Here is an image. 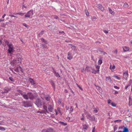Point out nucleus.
<instances>
[{"label": "nucleus", "instance_id": "56", "mask_svg": "<svg viewBox=\"0 0 132 132\" xmlns=\"http://www.w3.org/2000/svg\"><path fill=\"white\" fill-rule=\"evenodd\" d=\"M79 88L80 89H82V88H81V87H79Z\"/></svg>", "mask_w": 132, "mask_h": 132}, {"label": "nucleus", "instance_id": "63", "mask_svg": "<svg viewBox=\"0 0 132 132\" xmlns=\"http://www.w3.org/2000/svg\"><path fill=\"white\" fill-rule=\"evenodd\" d=\"M76 106H77V104H76Z\"/></svg>", "mask_w": 132, "mask_h": 132}, {"label": "nucleus", "instance_id": "6", "mask_svg": "<svg viewBox=\"0 0 132 132\" xmlns=\"http://www.w3.org/2000/svg\"><path fill=\"white\" fill-rule=\"evenodd\" d=\"M36 104L38 107L42 105V102L39 99H37V100Z\"/></svg>", "mask_w": 132, "mask_h": 132}, {"label": "nucleus", "instance_id": "16", "mask_svg": "<svg viewBox=\"0 0 132 132\" xmlns=\"http://www.w3.org/2000/svg\"><path fill=\"white\" fill-rule=\"evenodd\" d=\"M57 110H58V112L55 110H54L55 112V114L56 115H57L58 113V112H59L60 113L61 115L62 114L61 113V111H60V110H59V109H58Z\"/></svg>", "mask_w": 132, "mask_h": 132}, {"label": "nucleus", "instance_id": "58", "mask_svg": "<svg viewBox=\"0 0 132 132\" xmlns=\"http://www.w3.org/2000/svg\"><path fill=\"white\" fill-rule=\"evenodd\" d=\"M1 124H2L1 123V122H0V125H1Z\"/></svg>", "mask_w": 132, "mask_h": 132}, {"label": "nucleus", "instance_id": "55", "mask_svg": "<svg viewBox=\"0 0 132 132\" xmlns=\"http://www.w3.org/2000/svg\"><path fill=\"white\" fill-rule=\"evenodd\" d=\"M81 120H83L84 119L83 118H81Z\"/></svg>", "mask_w": 132, "mask_h": 132}, {"label": "nucleus", "instance_id": "45", "mask_svg": "<svg viewBox=\"0 0 132 132\" xmlns=\"http://www.w3.org/2000/svg\"><path fill=\"white\" fill-rule=\"evenodd\" d=\"M95 128H93L92 130V132H95Z\"/></svg>", "mask_w": 132, "mask_h": 132}, {"label": "nucleus", "instance_id": "11", "mask_svg": "<svg viewBox=\"0 0 132 132\" xmlns=\"http://www.w3.org/2000/svg\"><path fill=\"white\" fill-rule=\"evenodd\" d=\"M43 107L44 109V110H45L44 111H42L40 112V113H46V112H47V107L45 106H44Z\"/></svg>", "mask_w": 132, "mask_h": 132}, {"label": "nucleus", "instance_id": "7", "mask_svg": "<svg viewBox=\"0 0 132 132\" xmlns=\"http://www.w3.org/2000/svg\"><path fill=\"white\" fill-rule=\"evenodd\" d=\"M73 58L72 56V53L71 52H69L68 53V56L67 58L68 59L71 60Z\"/></svg>", "mask_w": 132, "mask_h": 132}, {"label": "nucleus", "instance_id": "8", "mask_svg": "<svg viewBox=\"0 0 132 132\" xmlns=\"http://www.w3.org/2000/svg\"><path fill=\"white\" fill-rule=\"evenodd\" d=\"M97 7L100 10L102 11H103L104 10V9L102 5L100 4H98L97 5Z\"/></svg>", "mask_w": 132, "mask_h": 132}, {"label": "nucleus", "instance_id": "18", "mask_svg": "<svg viewBox=\"0 0 132 132\" xmlns=\"http://www.w3.org/2000/svg\"><path fill=\"white\" fill-rule=\"evenodd\" d=\"M109 10L110 13L111 14H114V11H112L110 8H109Z\"/></svg>", "mask_w": 132, "mask_h": 132}, {"label": "nucleus", "instance_id": "3", "mask_svg": "<svg viewBox=\"0 0 132 132\" xmlns=\"http://www.w3.org/2000/svg\"><path fill=\"white\" fill-rule=\"evenodd\" d=\"M6 44L8 45L9 47L8 54L9 55L11 56L14 51L13 46L11 44H9L7 42L6 43Z\"/></svg>", "mask_w": 132, "mask_h": 132}, {"label": "nucleus", "instance_id": "9", "mask_svg": "<svg viewBox=\"0 0 132 132\" xmlns=\"http://www.w3.org/2000/svg\"><path fill=\"white\" fill-rule=\"evenodd\" d=\"M123 77L125 78L126 80H127V77L128 76V71H125L123 74Z\"/></svg>", "mask_w": 132, "mask_h": 132}, {"label": "nucleus", "instance_id": "19", "mask_svg": "<svg viewBox=\"0 0 132 132\" xmlns=\"http://www.w3.org/2000/svg\"><path fill=\"white\" fill-rule=\"evenodd\" d=\"M113 77H114L115 78L118 80H120L121 79V78L118 77L117 76H113Z\"/></svg>", "mask_w": 132, "mask_h": 132}, {"label": "nucleus", "instance_id": "47", "mask_svg": "<svg viewBox=\"0 0 132 132\" xmlns=\"http://www.w3.org/2000/svg\"><path fill=\"white\" fill-rule=\"evenodd\" d=\"M94 111L95 112V113H96L98 111L96 109H95V110H94Z\"/></svg>", "mask_w": 132, "mask_h": 132}, {"label": "nucleus", "instance_id": "32", "mask_svg": "<svg viewBox=\"0 0 132 132\" xmlns=\"http://www.w3.org/2000/svg\"><path fill=\"white\" fill-rule=\"evenodd\" d=\"M112 52L114 53L117 54V50H116L114 51H112Z\"/></svg>", "mask_w": 132, "mask_h": 132}, {"label": "nucleus", "instance_id": "46", "mask_svg": "<svg viewBox=\"0 0 132 132\" xmlns=\"http://www.w3.org/2000/svg\"><path fill=\"white\" fill-rule=\"evenodd\" d=\"M22 8L23 9L26 8V7L25 5H23V6Z\"/></svg>", "mask_w": 132, "mask_h": 132}, {"label": "nucleus", "instance_id": "24", "mask_svg": "<svg viewBox=\"0 0 132 132\" xmlns=\"http://www.w3.org/2000/svg\"><path fill=\"white\" fill-rule=\"evenodd\" d=\"M96 68L97 69V70H98L99 72V69L100 68V66L98 65H96Z\"/></svg>", "mask_w": 132, "mask_h": 132}, {"label": "nucleus", "instance_id": "33", "mask_svg": "<svg viewBox=\"0 0 132 132\" xmlns=\"http://www.w3.org/2000/svg\"><path fill=\"white\" fill-rule=\"evenodd\" d=\"M45 99L47 101H49L50 100V97H45Z\"/></svg>", "mask_w": 132, "mask_h": 132}, {"label": "nucleus", "instance_id": "35", "mask_svg": "<svg viewBox=\"0 0 132 132\" xmlns=\"http://www.w3.org/2000/svg\"><path fill=\"white\" fill-rule=\"evenodd\" d=\"M130 85L128 84V85H127L125 87V89H127L128 88V87L129 86H130Z\"/></svg>", "mask_w": 132, "mask_h": 132}, {"label": "nucleus", "instance_id": "17", "mask_svg": "<svg viewBox=\"0 0 132 132\" xmlns=\"http://www.w3.org/2000/svg\"><path fill=\"white\" fill-rule=\"evenodd\" d=\"M92 73L95 74L97 73H99L98 70H93L92 71Z\"/></svg>", "mask_w": 132, "mask_h": 132}, {"label": "nucleus", "instance_id": "37", "mask_svg": "<svg viewBox=\"0 0 132 132\" xmlns=\"http://www.w3.org/2000/svg\"><path fill=\"white\" fill-rule=\"evenodd\" d=\"M114 87L116 89H119V87H118L116 86H114Z\"/></svg>", "mask_w": 132, "mask_h": 132}, {"label": "nucleus", "instance_id": "54", "mask_svg": "<svg viewBox=\"0 0 132 132\" xmlns=\"http://www.w3.org/2000/svg\"><path fill=\"white\" fill-rule=\"evenodd\" d=\"M55 18L56 19H57V18H58V17L57 16H56L55 17Z\"/></svg>", "mask_w": 132, "mask_h": 132}, {"label": "nucleus", "instance_id": "26", "mask_svg": "<svg viewBox=\"0 0 132 132\" xmlns=\"http://www.w3.org/2000/svg\"><path fill=\"white\" fill-rule=\"evenodd\" d=\"M132 104V101L130 100L129 101V105L130 106Z\"/></svg>", "mask_w": 132, "mask_h": 132}, {"label": "nucleus", "instance_id": "62", "mask_svg": "<svg viewBox=\"0 0 132 132\" xmlns=\"http://www.w3.org/2000/svg\"><path fill=\"white\" fill-rule=\"evenodd\" d=\"M69 118V119H70V117H69V118Z\"/></svg>", "mask_w": 132, "mask_h": 132}, {"label": "nucleus", "instance_id": "41", "mask_svg": "<svg viewBox=\"0 0 132 132\" xmlns=\"http://www.w3.org/2000/svg\"><path fill=\"white\" fill-rule=\"evenodd\" d=\"M132 82V80H129V84H130L131 85V83Z\"/></svg>", "mask_w": 132, "mask_h": 132}, {"label": "nucleus", "instance_id": "21", "mask_svg": "<svg viewBox=\"0 0 132 132\" xmlns=\"http://www.w3.org/2000/svg\"><path fill=\"white\" fill-rule=\"evenodd\" d=\"M111 105L113 107H116V104L114 102H112L111 103Z\"/></svg>", "mask_w": 132, "mask_h": 132}, {"label": "nucleus", "instance_id": "22", "mask_svg": "<svg viewBox=\"0 0 132 132\" xmlns=\"http://www.w3.org/2000/svg\"><path fill=\"white\" fill-rule=\"evenodd\" d=\"M102 63V60H100L98 61V64H101Z\"/></svg>", "mask_w": 132, "mask_h": 132}, {"label": "nucleus", "instance_id": "13", "mask_svg": "<svg viewBox=\"0 0 132 132\" xmlns=\"http://www.w3.org/2000/svg\"><path fill=\"white\" fill-rule=\"evenodd\" d=\"M123 48V51L125 52H127L129 50V47L126 46H123L122 47Z\"/></svg>", "mask_w": 132, "mask_h": 132}, {"label": "nucleus", "instance_id": "36", "mask_svg": "<svg viewBox=\"0 0 132 132\" xmlns=\"http://www.w3.org/2000/svg\"><path fill=\"white\" fill-rule=\"evenodd\" d=\"M22 24L23 26H25L26 27H28V26L25 23H23Z\"/></svg>", "mask_w": 132, "mask_h": 132}, {"label": "nucleus", "instance_id": "20", "mask_svg": "<svg viewBox=\"0 0 132 132\" xmlns=\"http://www.w3.org/2000/svg\"><path fill=\"white\" fill-rule=\"evenodd\" d=\"M123 6L125 8H127L129 6V5L127 3H125L123 5Z\"/></svg>", "mask_w": 132, "mask_h": 132}, {"label": "nucleus", "instance_id": "39", "mask_svg": "<svg viewBox=\"0 0 132 132\" xmlns=\"http://www.w3.org/2000/svg\"><path fill=\"white\" fill-rule=\"evenodd\" d=\"M101 53H102V54H103L104 55H106L107 54V53H105L102 52Z\"/></svg>", "mask_w": 132, "mask_h": 132}, {"label": "nucleus", "instance_id": "12", "mask_svg": "<svg viewBox=\"0 0 132 132\" xmlns=\"http://www.w3.org/2000/svg\"><path fill=\"white\" fill-rule=\"evenodd\" d=\"M29 81L32 84H35L36 83L35 81H34L33 79H29Z\"/></svg>", "mask_w": 132, "mask_h": 132}, {"label": "nucleus", "instance_id": "14", "mask_svg": "<svg viewBox=\"0 0 132 132\" xmlns=\"http://www.w3.org/2000/svg\"><path fill=\"white\" fill-rule=\"evenodd\" d=\"M48 109L49 111L52 112L53 110V108L50 105L48 106Z\"/></svg>", "mask_w": 132, "mask_h": 132}, {"label": "nucleus", "instance_id": "4", "mask_svg": "<svg viewBox=\"0 0 132 132\" xmlns=\"http://www.w3.org/2000/svg\"><path fill=\"white\" fill-rule=\"evenodd\" d=\"M90 71V68L88 67H84L81 69V72L86 73Z\"/></svg>", "mask_w": 132, "mask_h": 132}, {"label": "nucleus", "instance_id": "34", "mask_svg": "<svg viewBox=\"0 0 132 132\" xmlns=\"http://www.w3.org/2000/svg\"><path fill=\"white\" fill-rule=\"evenodd\" d=\"M27 103H26L25 104H24V106L25 107H28L30 106V105H27Z\"/></svg>", "mask_w": 132, "mask_h": 132}, {"label": "nucleus", "instance_id": "43", "mask_svg": "<svg viewBox=\"0 0 132 132\" xmlns=\"http://www.w3.org/2000/svg\"><path fill=\"white\" fill-rule=\"evenodd\" d=\"M96 19V17L94 16L93 18V19L94 20V21H95Z\"/></svg>", "mask_w": 132, "mask_h": 132}, {"label": "nucleus", "instance_id": "23", "mask_svg": "<svg viewBox=\"0 0 132 132\" xmlns=\"http://www.w3.org/2000/svg\"><path fill=\"white\" fill-rule=\"evenodd\" d=\"M5 130V129L4 127H0V130L2 131H4Z\"/></svg>", "mask_w": 132, "mask_h": 132}, {"label": "nucleus", "instance_id": "28", "mask_svg": "<svg viewBox=\"0 0 132 132\" xmlns=\"http://www.w3.org/2000/svg\"><path fill=\"white\" fill-rule=\"evenodd\" d=\"M87 128V126L86 125H83V128L84 129H86Z\"/></svg>", "mask_w": 132, "mask_h": 132}, {"label": "nucleus", "instance_id": "59", "mask_svg": "<svg viewBox=\"0 0 132 132\" xmlns=\"http://www.w3.org/2000/svg\"><path fill=\"white\" fill-rule=\"evenodd\" d=\"M82 116H84V114H82Z\"/></svg>", "mask_w": 132, "mask_h": 132}, {"label": "nucleus", "instance_id": "42", "mask_svg": "<svg viewBox=\"0 0 132 132\" xmlns=\"http://www.w3.org/2000/svg\"><path fill=\"white\" fill-rule=\"evenodd\" d=\"M86 15L87 16H89V13H88V12L87 11V12L86 11Z\"/></svg>", "mask_w": 132, "mask_h": 132}, {"label": "nucleus", "instance_id": "27", "mask_svg": "<svg viewBox=\"0 0 132 132\" xmlns=\"http://www.w3.org/2000/svg\"><path fill=\"white\" fill-rule=\"evenodd\" d=\"M41 40L42 41H43V42H44L45 43H47V42L44 39H43V38H41Z\"/></svg>", "mask_w": 132, "mask_h": 132}, {"label": "nucleus", "instance_id": "50", "mask_svg": "<svg viewBox=\"0 0 132 132\" xmlns=\"http://www.w3.org/2000/svg\"><path fill=\"white\" fill-rule=\"evenodd\" d=\"M9 78L11 81H13V79H12V78H11V77H9Z\"/></svg>", "mask_w": 132, "mask_h": 132}, {"label": "nucleus", "instance_id": "44", "mask_svg": "<svg viewBox=\"0 0 132 132\" xmlns=\"http://www.w3.org/2000/svg\"><path fill=\"white\" fill-rule=\"evenodd\" d=\"M96 88L98 89L99 90H100L101 89V88L99 87H97Z\"/></svg>", "mask_w": 132, "mask_h": 132}, {"label": "nucleus", "instance_id": "29", "mask_svg": "<svg viewBox=\"0 0 132 132\" xmlns=\"http://www.w3.org/2000/svg\"><path fill=\"white\" fill-rule=\"evenodd\" d=\"M24 13H16V14H19V15H24Z\"/></svg>", "mask_w": 132, "mask_h": 132}, {"label": "nucleus", "instance_id": "2", "mask_svg": "<svg viewBox=\"0 0 132 132\" xmlns=\"http://www.w3.org/2000/svg\"><path fill=\"white\" fill-rule=\"evenodd\" d=\"M17 91L20 93L25 99H28L29 97L31 99H32L34 97L30 93H28L26 95L24 93L22 92L20 90H18Z\"/></svg>", "mask_w": 132, "mask_h": 132}, {"label": "nucleus", "instance_id": "1", "mask_svg": "<svg viewBox=\"0 0 132 132\" xmlns=\"http://www.w3.org/2000/svg\"><path fill=\"white\" fill-rule=\"evenodd\" d=\"M21 61V59L20 58H18L17 60L14 59L13 60L11 63V64L12 66V68L13 69L14 71L18 72L19 71H22L21 67L19 65H18L16 67V64Z\"/></svg>", "mask_w": 132, "mask_h": 132}, {"label": "nucleus", "instance_id": "61", "mask_svg": "<svg viewBox=\"0 0 132 132\" xmlns=\"http://www.w3.org/2000/svg\"><path fill=\"white\" fill-rule=\"evenodd\" d=\"M89 117H90V115H89Z\"/></svg>", "mask_w": 132, "mask_h": 132}, {"label": "nucleus", "instance_id": "49", "mask_svg": "<svg viewBox=\"0 0 132 132\" xmlns=\"http://www.w3.org/2000/svg\"><path fill=\"white\" fill-rule=\"evenodd\" d=\"M10 16H12V17H16L15 16H14V15H10Z\"/></svg>", "mask_w": 132, "mask_h": 132}, {"label": "nucleus", "instance_id": "53", "mask_svg": "<svg viewBox=\"0 0 132 132\" xmlns=\"http://www.w3.org/2000/svg\"><path fill=\"white\" fill-rule=\"evenodd\" d=\"M61 103V102L60 101H59V104H60Z\"/></svg>", "mask_w": 132, "mask_h": 132}, {"label": "nucleus", "instance_id": "60", "mask_svg": "<svg viewBox=\"0 0 132 132\" xmlns=\"http://www.w3.org/2000/svg\"><path fill=\"white\" fill-rule=\"evenodd\" d=\"M131 44H132V41L131 42Z\"/></svg>", "mask_w": 132, "mask_h": 132}, {"label": "nucleus", "instance_id": "30", "mask_svg": "<svg viewBox=\"0 0 132 132\" xmlns=\"http://www.w3.org/2000/svg\"><path fill=\"white\" fill-rule=\"evenodd\" d=\"M42 132H49L47 129H44L42 130Z\"/></svg>", "mask_w": 132, "mask_h": 132}, {"label": "nucleus", "instance_id": "64", "mask_svg": "<svg viewBox=\"0 0 132 132\" xmlns=\"http://www.w3.org/2000/svg\"><path fill=\"white\" fill-rule=\"evenodd\" d=\"M131 13H129V14H131Z\"/></svg>", "mask_w": 132, "mask_h": 132}, {"label": "nucleus", "instance_id": "57", "mask_svg": "<svg viewBox=\"0 0 132 132\" xmlns=\"http://www.w3.org/2000/svg\"><path fill=\"white\" fill-rule=\"evenodd\" d=\"M43 32H41L40 33H42V34H43Z\"/></svg>", "mask_w": 132, "mask_h": 132}, {"label": "nucleus", "instance_id": "48", "mask_svg": "<svg viewBox=\"0 0 132 132\" xmlns=\"http://www.w3.org/2000/svg\"><path fill=\"white\" fill-rule=\"evenodd\" d=\"M118 93L117 91H115L114 92V94H118Z\"/></svg>", "mask_w": 132, "mask_h": 132}, {"label": "nucleus", "instance_id": "5", "mask_svg": "<svg viewBox=\"0 0 132 132\" xmlns=\"http://www.w3.org/2000/svg\"><path fill=\"white\" fill-rule=\"evenodd\" d=\"M33 11L32 10H30L25 15V18L29 17L32 16L33 14Z\"/></svg>", "mask_w": 132, "mask_h": 132}, {"label": "nucleus", "instance_id": "40", "mask_svg": "<svg viewBox=\"0 0 132 132\" xmlns=\"http://www.w3.org/2000/svg\"><path fill=\"white\" fill-rule=\"evenodd\" d=\"M45 45H41V46L43 47V48H47L46 47H45Z\"/></svg>", "mask_w": 132, "mask_h": 132}, {"label": "nucleus", "instance_id": "15", "mask_svg": "<svg viewBox=\"0 0 132 132\" xmlns=\"http://www.w3.org/2000/svg\"><path fill=\"white\" fill-rule=\"evenodd\" d=\"M106 81L108 82H111V80L110 77H106Z\"/></svg>", "mask_w": 132, "mask_h": 132}, {"label": "nucleus", "instance_id": "31", "mask_svg": "<svg viewBox=\"0 0 132 132\" xmlns=\"http://www.w3.org/2000/svg\"><path fill=\"white\" fill-rule=\"evenodd\" d=\"M111 101L110 100H108V103L109 104H111Z\"/></svg>", "mask_w": 132, "mask_h": 132}, {"label": "nucleus", "instance_id": "52", "mask_svg": "<svg viewBox=\"0 0 132 132\" xmlns=\"http://www.w3.org/2000/svg\"><path fill=\"white\" fill-rule=\"evenodd\" d=\"M4 21V19L2 20V19H0V22L3 21Z\"/></svg>", "mask_w": 132, "mask_h": 132}, {"label": "nucleus", "instance_id": "25", "mask_svg": "<svg viewBox=\"0 0 132 132\" xmlns=\"http://www.w3.org/2000/svg\"><path fill=\"white\" fill-rule=\"evenodd\" d=\"M71 48L72 50H73L74 51L76 50V47L74 46H72L71 47Z\"/></svg>", "mask_w": 132, "mask_h": 132}, {"label": "nucleus", "instance_id": "51", "mask_svg": "<svg viewBox=\"0 0 132 132\" xmlns=\"http://www.w3.org/2000/svg\"><path fill=\"white\" fill-rule=\"evenodd\" d=\"M5 15H6L5 14H4L2 16V18H4V17L5 16Z\"/></svg>", "mask_w": 132, "mask_h": 132}, {"label": "nucleus", "instance_id": "38", "mask_svg": "<svg viewBox=\"0 0 132 132\" xmlns=\"http://www.w3.org/2000/svg\"><path fill=\"white\" fill-rule=\"evenodd\" d=\"M103 32L105 34H107L108 33V31L106 30H104Z\"/></svg>", "mask_w": 132, "mask_h": 132}, {"label": "nucleus", "instance_id": "10", "mask_svg": "<svg viewBox=\"0 0 132 132\" xmlns=\"http://www.w3.org/2000/svg\"><path fill=\"white\" fill-rule=\"evenodd\" d=\"M115 68L116 67L114 65H113L112 66L111 64L110 65L109 68L113 72Z\"/></svg>", "mask_w": 132, "mask_h": 132}]
</instances>
